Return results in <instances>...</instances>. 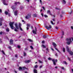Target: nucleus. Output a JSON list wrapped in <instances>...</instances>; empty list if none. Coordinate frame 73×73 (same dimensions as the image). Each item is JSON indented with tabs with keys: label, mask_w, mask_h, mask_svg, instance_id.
<instances>
[{
	"label": "nucleus",
	"mask_w": 73,
	"mask_h": 73,
	"mask_svg": "<svg viewBox=\"0 0 73 73\" xmlns=\"http://www.w3.org/2000/svg\"><path fill=\"white\" fill-rule=\"evenodd\" d=\"M66 49L67 51L69 53V54L71 55L72 56L73 55V52L72 51L70 50L69 48V47L68 46H66Z\"/></svg>",
	"instance_id": "1"
},
{
	"label": "nucleus",
	"mask_w": 73,
	"mask_h": 73,
	"mask_svg": "<svg viewBox=\"0 0 73 73\" xmlns=\"http://www.w3.org/2000/svg\"><path fill=\"white\" fill-rule=\"evenodd\" d=\"M66 40L68 41L66 42L67 44H68V45H69L70 44L71 42H72L71 38H67L66 39Z\"/></svg>",
	"instance_id": "2"
},
{
	"label": "nucleus",
	"mask_w": 73,
	"mask_h": 73,
	"mask_svg": "<svg viewBox=\"0 0 73 73\" xmlns=\"http://www.w3.org/2000/svg\"><path fill=\"white\" fill-rule=\"evenodd\" d=\"M14 24V22H11L9 23V26L11 27V29H13V28H14L13 27Z\"/></svg>",
	"instance_id": "3"
},
{
	"label": "nucleus",
	"mask_w": 73,
	"mask_h": 73,
	"mask_svg": "<svg viewBox=\"0 0 73 73\" xmlns=\"http://www.w3.org/2000/svg\"><path fill=\"white\" fill-rule=\"evenodd\" d=\"M52 44L54 45L55 49H56V50H57V51H58V52H60V51L58 50V49H57V48H56V46H57L55 42H52Z\"/></svg>",
	"instance_id": "4"
},
{
	"label": "nucleus",
	"mask_w": 73,
	"mask_h": 73,
	"mask_svg": "<svg viewBox=\"0 0 73 73\" xmlns=\"http://www.w3.org/2000/svg\"><path fill=\"white\" fill-rule=\"evenodd\" d=\"M27 69V68L25 67H23L22 68L21 67H19V70L20 71L21 70H25V69Z\"/></svg>",
	"instance_id": "5"
},
{
	"label": "nucleus",
	"mask_w": 73,
	"mask_h": 73,
	"mask_svg": "<svg viewBox=\"0 0 73 73\" xmlns=\"http://www.w3.org/2000/svg\"><path fill=\"white\" fill-rule=\"evenodd\" d=\"M52 61L53 62L54 65H56V62H57V60L53 59L52 60Z\"/></svg>",
	"instance_id": "6"
},
{
	"label": "nucleus",
	"mask_w": 73,
	"mask_h": 73,
	"mask_svg": "<svg viewBox=\"0 0 73 73\" xmlns=\"http://www.w3.org/2000/svg\"><path fill=\"white\" fill-rule=\"evenodd\" d=\"M45 27L46 29H47L48 30L50 29H51L52 28V27L51 25H49V27L48 26H46Z\"/></svg>",
	"instance_id": "7"
},
{
	"label": "nucleus",
	"mask_w": 73,
	"mask_h": 73,
	"mask_svg": "<svg viewBox=\"0 0 73 73\" xmlns=\"http://www.w3.org/2000/svg\"><path fill=\"white\" fill-rule=\"evenodd\" d=\"M2 2H3V4H4V5H8V4L7 3H6V1H5V0H2Z\"/></svg>",
	"instance_id": "8"
},
{
	"label": "nucleus",
	"mask_w": 73,
	"mask_h": 73,
	"mask_svg": "<svg viewBox=\"0 0 73 73\" xmlns=\"http://www.w3.org/2000/svg\"><path fill=\"white\" fill-rule=\"evenodd\" d=\"M25 17L26 19H29L30 18H31V15H27Z\"/></svg>",
	"instance_id": "9"
},
{
	"label": "nucleus",
	"mask_w": 73,
	"mask_h": 73,
	"mask_svg": "<svg viewBox=\"0 0 73 73\" xmlns=\"http://www.w3.org/2000/svg\"><path fill=\"white\" fill-rule=\"evenodd\" d=\"M35 31L33 30V32L34 34H36V32L37 31V29L36 27H35Z\"/></svg>",
	"instance_id": "10"
},
{
	"label": "nucleus",
	"mask_w": 73,
	"mask_h": 73,
	"mask_svg": "<svg viewBox=\"0 0 73 73\" xmlns=\"http://www.w3.org/2000/svg\"><path fill=\"white\" fill-rule=\"evenodd\" d=\"M13 40L12 39H11L10 41V45L13 44Z\"/></svg>",
	"instance_id": "11"
},
{
	"label": "nucleus",
	"mask_w": 73,
	"mask_h": 73,
	"mask_svg": "<svg viewBox=\"0 0 73 73\" xmlns=\"http://www.w3.org/2000/svg\"><path fill=\"white\" fill-rule=\"evenodd\" d=\"M12 9H13V10L15 9H16V6H12L11 7Z\"/></svg>",
	"instance_id": "12"
},
{
	"label": "nucleus",
	"mask_w": 73,
	"mask_h": 73,
	"mask_svg": "<svg viewBox=\"0 0 73 73\" xmlns=\"http://www.w3.org/2000/svg\"><path fill=\"white\" fill-rule=\"evenodd\" d=\"M47 13H49V14L50 15H51V16L52 15V13H50V11L48 10L47 11Z\"/></svg>",
	"instance_id": "13"
},
{
	"label": "nucleus",
	"mask_w": 73,
	"mask_h": 73,
	"mask_svg": "<svg viewBox=\"0 0 73 73\" xmlns=\"http://www.w3.org/2000/svg\"><path fill=\"white\" fill-rule=\"evenodd\" d=\"M15 25L17 29H19V27L17 25V23L15 24Z\"/></svg>",
	"instance_id": "14"
},
{
	"label": "nucleus",
	"mask_w": 73,
	"mask_h": 73,
	"mask_svg": "<svg viewBox=\"0 0 73 73\" xmlns=\"http://www.w3.org/2000/svg\"><path fill=\"white\" fill-rule=\"evenodd\" d=\"M18 13V11H16L14 12V15L15 16H17V13Z\"/></svg>",
	"instance_id": "15"
},
{
	"label": "nucleus",
	"mask_w": 73,
	"mask_h": 73,
	"mask_svg": "<svg viewBox=\"0 0 73 73\" xmlns=\"http://www.w3.org/2000/svg\"><path fill=\"white\" fill-rule=\"evenodd\" d=\"M27 30H28L29 29V27H30V25L29 24H27Z\"/></svg>",
	"instance_id": "16"
},
{
	"label": "nucleus",
	"mask_w": 73,
	"mask_h": 73,
	"mask_svg": "<svg viewBox=\"0 0 73 73\" xmlns=\"http://www.w3.org/2000/svg\"><path fill=\"white\" fill-rule=\"evenodd\" d=\"M30 61L29 60H26L25 61V63H29L30 62Z\"/></svg>",
	"instance_id": "17"
},
{
	"label": "nucleus",
	"mask_w": 73,
	"mask_h": 73,
	"mask_svg": "<svg viewBox=\"0 0 73 73\" xmlns=\"http://www.w3.org/2000/svg\"><path fill=\"white\" fill-rule=\"evenodd\" d=\"M33 71H34V73H37V72L36 69H34Z\"/></svg>",
	"instance_id": "18"
},
{
	"label": "nucleus",
	"mask_w": 73,
	"mask_h": 73,
	"mask_svg": "<svg viewBox=\"0 0 73 73\" xmlns=\"http://www.w3.org/2000/svg\"><path fill=\"white\" fill-rule=\"evenodd\" d=\"M62 3L64 4H65L66 3V1H65V0H63L62 1Z\"/></svg>",
	"instance_id": "19"
},
{
	"label": "nucleus",
	"mask_w": 73,
	"mask_h": 73,
	"mask_svg": "<svg viewBox=\"0 0 73 73\" xmlns=\"http://www.w3.org/2000/svg\"><path fill=\"white\" fill-rule=\"evenodd\" d=\"M6 31L7 32H9V28H7L6 29Z\"/></svg>",
	"instance_id": "20"
},
{
	"label": "nucleus",
	"mask_w": 73,
	"mask_h": 73,
	"mask_svg": "<svg viewBox=\"0 0 73 73\" xmlns=\"http://www.w3.org/2000/svg\"><path fill=\"white\" fill-rule=\"evenodd\" d=\"M15 5H17V4H20V3L19 2H15Z\"/></svg>",
	"instance_id": "21"
},
{
	"label": "nucleus",
	"mask_w": 73,
	"mask_h": 73,
	"mask_svg": "<svg viewBox=\"0 0 73 73\" xmlns=\"http://www.w3.org/2000/svg\"><path fill=\"white\" fill-rule=\"evenodd\" d=\"M23 54L24 56H27V53L25 52H23Z\"/></svg>",
	"instance_id": "22"
},
{
	"label": "nucleus",
	"mask_w": 73,
	"mask_h": 73,
	"mask_svg": "<svg viewBox=\"0 0 73 73\" xmlns=\"http://www.w3.org/2000/svg\"><path fill=\"white\" fill-rule=\"evenodd\" d=\"M8 48L10 50H12V47H11V46H8Z\"/></svg>",
	"instance_id": "23"
},
{
	"label": "nucleus",
	"mask_w": 73,
	"mask_h": 73,
	"mask_svg": "<svg viewBox=\"0 0 73 73\" xmlns=\"http://www.w3.org/2000/svg\"><path fill=\"white\" fill-rule=\"evenodd\" d=\"M48 37V36H45V35H44L43 36V38H47Z\"/></svg>",
	"instance_id": "24"
},
{
	"label": "nucleus",
	"mask_w": 73,
	"mask_h": 73,
	"mask_svg": "<svg viewBox=\"0 0 73 73\" xmlns=\"http://www.w3.org/2000/svg\"><path fill=\"white\" fill-rule=\"evenodd\" d=\"M63 62L64 64H66V65H67V62H66V61H63Z\"/></svg>",
	"instance_id": "25"
},
{
	"label": "nucleus",
	"mask_w": 73,
	"mask_h": 73,
	"mask_svg": "<svg viewBox=\"0 0 73 73\" xmlns=\"http://www.w3.org/2000/svg\"><path fill=\"white\" fill-rule=\"evenodd\" d=\"M33 16L34 17H37V15L36 14H34Z\"/></svg>",
	"instance_id": "26"
},
{
	"label": "nucleus",
	"mask_w": 73,
	"mask_h": 73,
	"mask_svg": "<svg viewBox=\"0 0 73 73\" xmlns=\"http://www.w3.org/2000/svg\"><path fill=\"white\" fill-rule=\"evenodd\" d=\"M42 46L43 48H46V46L44 45V44H42Z\"/></svg>",
	"instance_id": "27"
},
{
	"label": "nucleus",
	"mask_w": 73,
	"mask_h": 73,
	"mask_svg": "<svg viewBox=\"0 0 73 73\" xmlns=\"http://www.w3.org/2000/svg\"><path fill=\"white\" fill-rule=\"evenodd\" d=\"M5 14H6V15H8V13L7 12V11H5Z\"/></svg>",
	"instance_id": "28"
},
{
	"label": "nucleus",
	"mask_w": 73,
	"mask_h": 73,
	"mask_svg": "<svg viewBox=\"0 0 73 73\" xmlns=\"http://www.w3.org/2000/svg\"><path fill=\"white\" fill-rule=\"evenodd\" d=\"M28 41H29L30 42H32V40L31 39H28Z\"/></svg>",
	"instance_id": "29"
},
{
	"label": "nucleus",
	"mask_w": 73,
	"mask_h": 73,
	"mask_svg": "<svg viewBox=\"0 0 73 73\" xmlns=\"http://www.w3.org/2000/svg\"><path fill=\"white\" fill-rule=\"evenodd\" d=\"M2 53H3V54L5 55V52H4V51L2 50Z\"/></svg>",
	"instance_id": "30"
},
{
	"label": "nucleus",
	"mask_w": 73,
	"mask_h": 73,
	"mask_svg": "<svg viewBox=\"0 0 73 73\" xmlns=\"http://www.w3.org/2000/svg\"><path fill=\"white\" fill-rule=\"evenodd\" d=\"M39 2L42 5V1L41 0H39Z\"/></svg>",
	"instance_id": "31"
},
{
	"label": "nucleus",
	"mask_w": 73,
	"mask_h": 73,
	"mask_svg": "<svg viewBox=\"0 0 73 73\" xmlns=\"http://www.w3.org/2000/svg\"><path fill=\"white\" fill-rule=\"evenodd\" d=\"M2 25V21H0V26Z\"/></svg>",
	"instance_id": "32"
},
{
	"label": "nucleus",
	"mask_w": 73,
	"mask_h": 73,
	"mask_svg": "<svg viewBox=\"0 0 73 73\" xmlns=\"http://www.w3.org/2000/svg\"><path fill=\"white\" fill-rule=\"evenodd\" d=\"M21 23H19V28L21 27Z\"/></svg>",
	"instance_id": "33"
},
{
	"label": "nucleus",
	"mask_w": 73,
	"mask_h": 73,
	"mask_svg": "<svg viewBox=\"0 0 73 73\" xmlns=\"http://www.w3.org/2000/svg\"><path fill=\"white\" fill-rule=\"evenodd\" d=\"M14 31H15L16 32H17V31H18V30H17V29H16L15 28Z\"/></svg>",
	"instance_id": "34"
},
{
	"label": "nucleus",
	"mask_w": 73,
	"mask_h": 73,
	"mask_svg": "<svg viewBox=\"0 0 73 73\" xmlns=\"http://www.w3.org/2000/svg\"><path fill=\"white\" fill-rule=\"evenodd\" d=\"M50 23H51L52 24V25H54V23H53V21H50Z\"/></svg>",
	"instance_id": "35"
},
{
	"label": "nucleus",
	"mask_w": 73,
	"mask_h": 73,
	"mask_svg": "<svg viewBox=\"0 0 73 73\" xmlns=\"http://www.w3.org/2000/svg\"><path fill=\"white\" fill-rule=\"evenodd\" d=\"M38 67V66L37 65H36L35 66V68H37Z\"/></svg>",
	"instance_id": "36"
},
{
	"label": "nucleus",
	"mask_w": 73,
	"mask_h": 73,
	"mask_svg": "<svg viewBox=\"0 0 73 73\" xmlns=\"http://www.w3.org/2000/svg\"><path fill=\"white\" fill-rule=\"evenodd\" d=\"M63 52H65V48H63Z\"/></svg>",
	"instance_id": "37"
},
{
	"label": "nucleus",
	"mask_w": 73,
	"mask_h": 73,
	"mask_svg": "<svg viewBox=\"0 0 73 73\" xmlns=\"http://www.w3.org/2000/svg\"><path fill=\"white\" fill-rule=\"evenodd\" d=\"M30 48L32 49H33V46H30Z\"/></svg>",
	"instance_id": "38"
},
{
	"label": "nucleus",
	"mask_w": 73,
	"mask_h": 73,
	"mask_svg": "<svg viewBox=\"0 0 73 73\" xmlns=\"http://www.w3.org/2000/svg\"><path fill=\"white\" fill-rule=\"evenodd\" d=\"M72 11H72V10H71V12H69V14H71V13H72Z\"/></svg>",
	"instance_id": "39"
},
{
	"label": "nucleus",
	"mask_w": 73,
	"mask_h": 73,
	"mask_svg": "<svg viewBox=\"0 0 73 73\" xmlns=\"http://www.w3.org/2000/svg\"><path fill=\"white\" fill-rule=\"evenodd\" d=\"M23 8H24L23 7H21V8H20L21 10H22V9H23Z\"/></svg>",
	"instance_id": "40"
},
{
	"label": "nucleus",
	"mask_w": 73,
	"mask_h": 73,
	"mask_svg": "<svg viewBox=\"0 0 73 73\" xmlns=\"http://www.w3.org/2000/svg\"><path fill=\"white\" fill-rule=\"evenodd\" d=\"M48 60H51L52 58H51L49 57L48 58Z\"/></svg>",
	"instance_id": "41"
},
{
	"label": "nucleus",
	"mask_w": 73,
	"mask_h": 73,
	"mask_svg": "<svg viewBox=\"0 0 73 73\" xmlns=\"http://www.w3.org/2000/svg\"><path fill=\"white\" fill-rule=\"evenodd\" d=\"M20 29V30H21V31H23V29H22V28H21V27H19Z\"/></svg>",
	"instance_id": "42"
},
{
	"label": "nucleus",
	"mask_w": 73,
	"mask_h": 73,
	"mask_svg": "<svg viewBox=\"0 0 73 73\" xmlns=\"http://www.w3.org/2000/svg\"><path fill=\"white\" fill-rule=\"evenodd\" d=\"M0 21H1L3 20V19H2V18H0Z\"/></svg>",
	"instance_id": "43"
},
{
	"label": "nucleus",
	"mask_w": 73,
	"mask_h": 73,
	"mask_svg": "<svg viewBox=\"0 0 73 73\" xmlns=\"http://www.w3.org/2000/svg\"><path fill=\"white\" fill-rule=\"evenodd\" d=\"M61 69H62L63 70H65V68L64 67H62Z\"/></svg>",
	"instance_id": "44"
},
{
	"label": "nucleus",
	"mask_w": 73,
	"mask_h": 73,
	"mask_svg": "<svg viewBox=\"0 0 73 73\" xmlns=\"http://www.w3.org/2000/svg\"><path fill=\"white\" fill-rule=\"evenodd\" d=\"M68 60H69V61H71V60L69 58V57H68Z\"/></svg>",
	"instance_id": "45"
},
{
	"label": "nucleus",
	"mask_w": 73,
	"mask_h": 73,
	"mask_svg": "<svg viewBox=\"0 0 73 73\" xmlns=\"http://www.w3.org/2000/svg\"><path fill=\"white\" fill-rule=\"evenodd\" d=\"M44 17H48V16L46 15H44Z\"/></svg>",
	"instance_id": "46"
},
{
	"label": "nucleus",
	"mask_w": 73,
	"mask_h": 73,
	"mask_svg": "<svg viewBox=\"0 0 73 73\" xmlns=\"http://www.w3.org/2000/svg\"><path fill=\"white\" fill-rule=\"evenodd\" d=\"M38 61H39V63H42V62H41V61H40V60H39Z\"/></svg>",
	"instance_id": "47"
},
{
	"label": "nucleus",
	"mask_w": 73,
	"mask_h": 73,
	"mask_svg": "<svg viewBox=\"0 0 73 73\" xmlns=\"http://www.w3.org/2000/svg\"><path fill=\"white\" fill-rule=\"evenodd\" d=\"M15 57H17H17H18L17 54H16L15 55Z\"/></svg>",
	"instance_id": "48"
},
{
	"label": "nucleus",
	"mask_w": 73,
	"mask_h": 73,
	"mask_svg": "<svg viewBox=\"0 0 73 73\" xmlns=\"http://www.w3.org/2000/svg\"><path fill=\"white\" fill-rule=\"evenodd\" d=\"M62 35H64V31H62Z\"/></svg>",
	"instance_id": "49"
},
{
	"label": "nucleus",
	"mask_w": 73,
	"mask_h": 73,
	"mask_svg": "<svg viewBox=\"0 0 73 73\" xmlns=\"http://www.w3.org/2000/svg\"><path fill=\"white\" fill-rule=\"evenodd\" d=\"M42 68V65H41L40 66V68Z\"/></svg>",
	"instance_id": "50"
},
{
	"label": "nucleus",
	"mask_w": 73,
	"mask_h": 73,
	"mask_svg": "<svg viewBox=\"0 0 73 73\" xmlns=\"http://www.w3.org/2000/svg\"><path fill=\"white\" fill-rule=\"evenodd\" d=\"M0 42L1 43L2 42V40L1 38H0Z\"/></svg>",
	"instance_id": "51"
},
{
	"label": "nucleus",
	"mask_w": 73,
	"mask_h": 73,
	"mask_svg": "<svg viewBox=\"0 0 73 73\" xmlns=\"http://www.w3.org/2000/svg\"><path fill=\"white\" fill-rule=\"evenodd\" d=\"M55 9H57V10H58L60 9L58 8L57 7H56L55 8Z\"/></svg>",
	"instance_id": "52"
},
{
	"label": "nucleus",
	"mask_w": 73,
	"mask_h": 73,
	"mask_svg": "<svg viewBox=\"0 0 73 73\" xmlns=\"http://www.w3.org/2000/svg\"><path fill=\"white\" fill-rule=\"evenodd\" d=\"M18 48H20V46H18Z\"/></svg>",
	"instance_id": "53"
},
{
	"label": "nucleus",
	"mask_w": 73,
	"mask_h": 73,
	"mask_svg": "<svg viewBox=\"0 0 73 73\" xmlns=\"http://www.w3.org/2000/svg\"><path fill=\"white\" fill-rule=\"evenodd\" d=\"M60 17H61V18H62V15H60Z\"/></svg>",
	"instance_id": "54"
},
{
	"label": "nucleus",
	"mask_w": 73,
	"mask_h": 73,
	"mask_svg": "<svg viewBox=\"0 0 73 73\" xmlns=\"http://www.w3.org/2000/svg\"><path fill=\"white\" fill-rule=\"evenodd\" d=\"M42 8H43V9H44V10H45V7H42Z\"/></svg>",
	"instance_id": "55"
},
{
	"label": "nucleus",
	"mask_w": 73,
	"mask_h": 73,
	"mask_svg": "<svg viewBox=\"0 0 73 73\" xmlns=\"http://www.w3.org/2000/svg\"><path fill=\"white\" fill-rule=\"evenodd\" d=\"M26 1H27L28 2H29V1L31 0H25Z\"/></svg>",
	"instance_id": "56"
},
{
	"label": "nucleus",
	"mask_w": 73,
	"mask_h": 73,
	"mask_svg": "<svg viewBox=\"0 0 73 73\" xmlns=\"http://www.w3.org/2000/svg\"><path fill=\"white\" fill-rule=\"evenodd\" d=\"M8 16H10L11 15V14L10 13H8Z\"/></svg>",
	"instance_id": "57"
},
{
	"label": "nucleus",
	"mask_w": 73,
	"mask_h": 73,
	"mask_svg": "<svg viewBox=\"0 0 73 73\" xmlns=\"http://www.w3.org/2000/svg\"><path fill=\"white\" fill-rule=\"evenodd\" d=\"M55 28H56V29H58V27H55Z\"/></svg>",
	"instance_id": "58"
},
{
	"label": "nucleus",
	"mask_w": 73,
	"mask_h": 73,
	"mask_svg": "<svg viewBox=\"0 0 73 73\" xmlns=\"http://www.w3.org/2000/svg\"><path fill=\"white\" fill-rule=\"evenodd\" d=\"M58 68V67H57V66H56V67H55V69H57Z\"/></svg>",
	"instance_id": "59"
},
{
	"label": "nucleus",
	"mask_w": 73,
	"mask_h": 73,
	"mask_svg": "<svg viewBox=\"0 0 73 73\" xmlns=\"http://www.w3.org/2000/svg\"><path fill=\"white\" fill-rule=\"evenodd\" d=\"M71 28L72 29H73V26H71Z\"/></svg>",
	"instance_id": "60"
},
{
	"label": "nucleus",
	"mask_w": 73,
	"mask_h": 73,
	"mask_svg": "<svg viewBox=\"0 0 73 73\" xmlns=\"http://www.w3.org/2000/svg\"><path fill=\"white\" fill-rule=\"evenodd\" d=\"M25 50H28V48H25Z\"/></svg>",
	"instance_id": "61"
},
{
	"label": "nucleus",
	"mask_w": 73,
	"mask_h": 73,
	"mask_svg": "<svg viewBox=\"0 0 73 73\" xmlns=\"http://www.w3.org/2000/svg\"><path fill=\"white\" fill-rule=\"evenodd\" d=\"M44 40H43L42 42V43H44Z\"/></svg>",
	"instance_id": "62"
},
{
	"label": "nucleus",
	"mask_w": 73,
	"mask_h": 73,
	"mask_svg": "<svg viewBox=\"0 0 73 73\" xmlns=\"http://www.w3.org/2000/svg\"><path fill=\"white\" fill-rule=\"evenodd\" d=\"M55 55L56 56H57V53H56L55 54Z\"/></svg>",
	"instance_id": "63"
},
{
	"label": "nucleus",
	"mask_w": 73,
	"mask_h": 73,
	"mask_svg": "<svg viewBox=\"0 0 73 73\" xmlns=\"http://www.w3.org/2000/svg\"><path fill=\"white\" fill-rule=\"evenodd\" d=\"M2 11V10H1V9H0V12L1 13V12Z\"/></svg>",
	"instance_id": "64"
}]
</instances>
